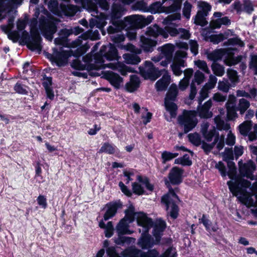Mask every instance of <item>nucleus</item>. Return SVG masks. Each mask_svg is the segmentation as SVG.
<instances>
[{
	"instance_id": "nucleus-44",
	"label": "nucleus",
	"mask_w": 257,
	"mask_h": 257,
	"mask_svg": "<svg viewBox=\"0 0 257 257\" xmlns=\"http://www.w3.org/2000/svg\"><path fill=\"white\" fill-rule=\"evenodd\" d=\"M221 25H225V17L211 20L209 24V27L211 30H214L220 28Z\"/></svg>"
},
{
	"instance_id": "nucleus-10",
	"label": "nucleus",
	"mask_w": 257,
	"mask_h": 257,
	"mask_svg": "<svg viewBox=\"0 0 257 257\" xmlns=\"http://www.w3.org/2000/svg\"><path fill=\"white\" fill-rule=\"evenodd\" d=\"M144 66L146 68H147V70L144 71L143 67H140V71L142 73L144 72L147 77L152 81L157 79L162 75V71L165 70V69L160 70L158 68L155 67L152 62L149 61H145Z\"/></svg>"
},
{
	"instance_id": "nucleus-20",
	"label": "nucleus",
	"mask_w": 257,
	"mask_h": 257,
	"mask_svg": "<svg viewBox=\"0 0 257 257\" xmlns=\"http://www.w3.org/2000/svg\"><path fill=\"white\" fill-rule=\"evenodd\" d=\"M212 105V100L209 99L201 106L199 105L197 108L198 115L202 118H209L212 116V112L209 110Z\"/></svg>"
},
{
	"instance_id": "nucleus-61",
	"label": "nucleus",
	"mask_w": 257,
	"mask_h": 257,
	"mask_svg": "<svg viewBox=\"0 0 257 257\" xmlns=\"http://www.w3.org/2000/svg\"><path fill=\"white\" fill-rule=\"evenodd\" d=\"M106 253L109 257H121V253L117 252L115 246H109L106 249Z\"/></svg>"
},
{
	"instance_id": "nucleus-57",
	"label": "nucleus",
	"mask_w": 257,
	"mask_h": 257,
	"mask_svg": "<svg viewBox=\"0 0 257 257\" xmlns=\"http://www.w3.org/2000/svg\"><path fill=\"white\" fill-rule=\"evenodd\" d=\"M42 78V85L44 87V88H50L52 87V77L50 76H47L45 74H44Z\"/></svg>"
},
{
	"instance_id": "nucleus-17",
	"label": "nucleus",
	"mask_w": 257,
	"mask_h": 257,
	"mask_svg": "<svg viewBox=\"0 0 257 257\" xmlns=\"http://www.w3.org/2000/svg\"><path fill=\"white\" fill-rule=\"evenodd\" d=\"M227 117L228 120H233L237 117L236 107V97L233 95H230L226 103Z\"/></svg>"
},
{
	"instance_id": "nucleus-38",
	"label": "nucleus",
	"mask_w": 257,
	"mask_h": 257,
	"mask_svg": "<svg viewBox=\"0 0 257 257\" xmlns=\"http://www.w3.org/2000/svg\"><path fill=\"white\" fill-rule=\"evenodd\" d=\"M61 8L64 14L67 16H73L77 11V6L73 5H63Z\"/></svg>"
},
{
	"instance_id": "nucleus-3",
	"label": "nucleus",
	"mask_w": 257,
	"mask_h": 257,
	"mask_svg": "<svg viewBox=\"0 0 257 257\" xmlns=\"http://www.w3.org/2000/svg\"><path fill=\"white\" fill-rule=\"evenodd\" d=\"M31 34L24 30L22 33L21 40L31 51H41L42 49L41 43L42 38L37 30H31Z\"/></svg>"
},
{
	"instance_id": "nucleus-23",
	"label": "nucleus",
	"mask_w": 257,
	"mask_h": 257,
	"mask_svg": "<svg viewBox=\"0 0 257 257\" xmlns=\"http://www.w3.org/2000/svg\"><path fill=\"white\" fill-rule=\"evenodd\" d=\"M166 72V73L155 84V87L157 91H162L166 90L170 83L171 77L167 73V72Z\"/></svg>"
},
{
	"instance_id": "nucleus-11",
	"label": "nucleus",
	"mask_w": 257,
	"mask_h": 257,
	"mask_svg": "<svg viewBox=\"0 0 257 257\" xmlns=\"http://www.w3.org/2000/svg\"><path fill=\"white\" fill-rule=\"evenodd\" d=\"M118 23H121V29L136 30L142 28L140 16H127L124 18L123 22H118Z\"/></svg>"
},
{
	"instance_id": "nucleus-25",
	"label": "nucleus",
	"mask_w": 257,
	"mask_h": 257,
	"mask_svg": "<svg viewBox=\"0 0 257 257\" xmlns=\"http://www.w3.org/2000/svg\"><path fill=\"white\" fill-rule=\"evenodd\" d=\"M130 222L124 219H121L117 224L115 230L117 234H131L132 233L130 230Z\"/></svg>"
},
{
	"instance_id": "nucleus-40",
	"label": "nucleus",
	"mask_w": 257,
	"mask_h": 257,
	"mask_svg": "<svg viewBox=\"0 0 257 257\" xmlns=\"http://www.w3.org/2000/svg\"><path fill=\"white\" fill-rule=\"evenodd\" d=\"M137 180L139 182L145 185L146 189L150 192H153L154 189V185L150 182V179L146 176L143 177L141 175L137 176Z\"/></svg>"
},
{
	"instance_id": "nucleus-16",
	"label": "nucleus",
	"mask_w": 257,
	"mask_h": 257,
	"mask_svg": "<svg viewBox=\"0 0 257 257\" xmlns=\"http://www.w3.org/2000/svg\"><path fill=\"white\" fill-rule=\"evenodd\" d=\"M255 164L251 160L239 165V173L242 176L250 179H253V172L255 170Z\"/></svg>"
},
{
	"instance_id": "nucleus-63",
	"label": "nucleus",
	"mask_w": 257,
	"mask_h": 257,
	"mask_svg": "<svg viewBox=\"0 0 257 257\" xmlns=\"http://www.w3.org/2000/svg\"><path fill=\"white\" fill-rule=\"evenodd\" d=\"M159 253L156 249H149L147 252L142 251V257H159Z\"/></svg>"
},
{
	"instance_id": "nucleus-2",
	"label": "nucleus",
	"mask_w": 257,
	"mask_h": 257,
	"mask_svg": "<svg viewBox=\"0 0 257 257\" xmlns=\"http://www.w3.org/2000/svg\"><path fill=\"white\" fill-rule=\"evenodd\" d=\"M167 186L168 192L161 197V202L165 205L166 211L171 217L175 219L179 215V208L177 204L181 202V200L174 189L170 186Z\"/></svg>"
},
{
	"instance_id": "nucleus-18",
	"label": "nucleus",
	"mask_w": 257,
	"mask_h": 257,
	"mask_svg": "<svg viewBox=\"0 0 257 257\" xmlns=\"http://www.w3.org/2000/svg\"><path fill=\"white\" fill-rule=\"evenodd\" d=\"M24 0H0L1 12L7 11L9 14L21 6Z\"/></svg>"
},
{
	"instance_id": "nucleus-21",
	"label": "nucleus",
	"mask_w": 257,
	"mask_h": 257,
	"mask_svg": "<svg viewBox=\"0 0 257 257\" xmlns=\"http://www.w3.org/2000/svg\"><path fill=\"white\" fill-rule=\"evenodd\" d=\"M105 78L107 80L110 84L116 89L120 87L121 83L123 82V78L117 73L112 71L108 72L105 75Z\"/></svg>"
},
{
	"instance_id": "nucleus-33",
	"label": "nucleus",
	"mask_w": 257,
	"mask_h": 257,
	"mask_svg": "<svg viewBox=\"0 0 257 257\" xmlns=\"http://www.w3.org/2000/svg\"><path fill=\"white\" fill-rule=\"evenodd\" d=\"M207 15L206 14H204L202 12L198 11L194 18V23L197 25L202 27L206 26L208 24V22L205 19V17Z\"/></svg>"
},
{
	"instance_id": "nucleus-29",
	"label": "nucleus",
	"mask_w": 257,
	"mask_h": 257,
	"mask_svg": "<svg viewBox=\"0 0 257 257\" xmlns=\"http://www.w3.org/2000/svg\"><path fill=\"white\" fill-rule=\"evenodd\" d=\"M224 55L225 48H221L216 49L213 52L208 53L207 54V58L208 59L213 61L214 63L218 60H221Z\"/></svg>"
},
{
	"instance_id": "nucleus-55",
	"label": "nucleus",
	"mask_w": 257,
	"mask_h": 257,
	"mask_svg": "<svg viewBox=\"0 0 257 257\" xmlns=\"http://www.w3.org/2000/svg\"><path fill=\"white\" fill-rule=\"evenodd\" d=\"M217 78L212 75H210L209 81L203 86V89L207 90L213 88L216 83Z\"/></svg>"
},
{
	"instance_id": "nucleus-41",
	"label": "nucleus",
	"mask_w": 257,
	"mask_h": 257,
	"mask_svg": "<svg viewBox=\"0 0 257 257\" xmlns=\"http://www.w3.org/2000/svg\"><path fill=\"white\" fill-rule=\"evenodd\" d=\"M189 142L195 146H199L202 143L200 136L198 133L195 132L194 133L189 134L188 135Z\"/></svg>"
},
{
	"instance_id": "nucleus-31",
	"label": "nucleus",
	"mask_w": 257,
	"mask_h": 257,
	"mask_svg": "<svg viewBox=\"0 0 257 257\" xmlns=\"http://www.w3.org/2000/svg\"><path fill=\"white\" fill-rule=\"evenodd\" d=\"M142 47L144 50L147 52H152L154 50V48L157 44L156 40L150 38H144L142 40Z\"/></svg>"
},
{
	"instance_id": "nucleus-34",
	"label": "nucleus",
	"mask_w": 257,
	"mask_h": 257,
	"mask_svg": "<svg viewBox=\"0 0 257 257\" xmlns=\"http://www.w3.org/2000/svg\"><path fill=\"white\" fill-rule=\"evenodd\" d=\"M174 47L173 44H166L162 46L161 48V53L165 56V58L168 59H172Z\"/></svg>"
},
{
	"instance_id": "nucleus-64",
	"label": "nucleus",
	"mask_w": 257,
	"mask_h": 257,
	"mask_svg": "<svg viewBox=\"0 0 257 257\" xmlns=\"http://www.w3.org/2000/svg\"><path fill=\"white\" fill-rule=\"evenodd\" d=\"M8 38L13 42H17L20 38V35L18 31H11L8 34Z\"/></svg>"
},
{
	"instance_id": "nucleus-35",
	"label": "nucleus",
	"mask_w": 257,
	"mask_h": 257,
	"mask_svg": "<svg viewBox=\"0 0 257 257\" xmlns=\"http://www.w3.org/2000/svg\"><path fill=\"white\" fill-rule=\"evenodd\" d=\"M123 57L126 64L137 65L141 62L140 57L136 54H124Z\"/></svg>"
},
{
	"instance_id": "nucleus-14",
	"label": "nucleus",
	"mask_w": 257,
	"mask_h": 257,
	"mask_svg": "<svg viewBox=\"0 0 257 257\" xmlns=\"http://www.w3.org/2000/svg\"><path fill=\"white\" fill-rule=\"evenodd\" d=\"M107 47L103 46L100 52L108 61L118 60L120 57L118 56V51L114 44L109 43L108 49L106 51Z\"/></svg>"
},
{
	"instance_id": "nucleus-28",
	"label": "nucleus",
	"mask_w": 257,
	"mask_h": 257,
	"mask_svg": "<svg viewBox=\"0 0 257 257\" xmlns=\"http://www.w3.org/2000/svg\"><path fill=\"white\" fill-rule=\"evenodd\" d=\"M140 79L137 76H133L131 78V81L125 84V88L126 91L133 92L140 87Z\"/></svg>"
},
{
	"instance_id": "nucleus-47",
	"label": "nucleus",
	"mask_w": 257,
	"mask_h": 257,
	"mask_svg": "<svg viewBox=\"0 0 257 257\" xmlns=\"http://www.w3.org/2000/svg\"><path fill=\"white\" fill-rule=\"evenodd\" d=\"M181 6V5L173 3L170 6H164V10L162 11L163 13H165L166 14L175 13L180 10Z\"/></svg>"
},
{
	"instance_id": "nucleus-37",
	"label": "nucleus",
	"mask_w": 257,
	"mask_h": 257,
	"mask_svg": "<svg viewBox=\"0 0 257 257\" xmlns=\"http://www.w3.org/2000/svg\"><path fill=\"white\" fill-rule=\"evenodd\" d=\"M116 149V147L114 145L106 142L102 145L98 153H104L107 154L112 155L114 154Z\"/></svg>"
},
{
	"instance_id": "nucleus-7",
	"label": "nucleus",
	"mask_w": 257,
	"mask_h": 257,
	"mask_svg": "<svg viewBox=\"0 0 257 257\" xmlns=\"http://www.w3.org/2000/svg\"><path fill=\"white\" fill-rule=\"evenodd\" d=\"M150 230H143L140 237L138 240V245L142 249H149L155 245L160 244L156 239L149 234Z\"/></svg>"
},
{
	"instance_id": "nucleus-24",
	"label": "nucleus",
	"mask_w": 257,
	"mask_h": 257,
	"mask_svg": "<svg viewBox=\"0 0 257 257\" xmlns=\"http://www.w3.org/2000/svg\"><path fill=\"white\" fill-rule=\"evenodd\" d=\"M208 124H206L202 130V135L207 142H211L212 140L213 137L216 136L214 141L213 143V144H215L218 141L219 139V134L214 128L210 130L209 131H208Z\"/></svg>"
},
{
	"instance_id": "nucleus-46",
	"label": "nucleus",
	"mask_w": 257,
	"mask_h": 257,
	"mask_svg": "<svg viewBox=\"0 0 257 257\" xmlns=\"http://www.w3.org/2000/svg\"><path fill=\"white\" fill-rule=\"evenodd\" d=\"M133 192L138 196L145 194V191L144 187L139 183L136 182L132 183Z\"/></svg>"
},
{
	"instance_id": "nucleus-4",
	"label": "nucleus",
	"mask_w": 257,
	"mask_h": 257,
	"mask_svg": "<svg viewBox=\"0 0 257 257\" xmlns=\"http://www.w3.org/2000/svg\"><path fill=\"white\" fill-rule=\"evenodd\" d=\"M178 91L177 87L171 85L166 93L164 98L165 109L170 113L172 118L176 117L177 114L178 106L174 102L177 100Z\"/></svg>"
},
{
	"instance_id": "nucleus-56",
	"label": "nucleus",
	"mask_w": 257,
	"mask_h": 257,
	"mask_svg": "<svg viewBox=\"0 0 257 257\" xmlns=\"http://www.w3.org/2000/svg\"><path fill=\"white\" fill-rule=\"evenodd\" d=\"M204 74L199 70H197L194 74V83L196 82L198 85L201 84L204 80Z\"/></svg>"
},
{
	"instance_id": "nucleus-19",
	"label": "nucleus",
	"mask_w": 257,
	"mask_h": 257,
	"mask_svg": "<svg viewBox=\"0 0 257 257\" xmlns=\"http://www.w3.org/2000/svg\"><path fill=\"white\" fill-rule=\"evenodd\" d=\"M152 227H153L152 232L153 235L156 239V242L160 243L161 237H162L163 232L166 228V223L164 220L160 219L155 223H154V225Z\"/></svg>"
},
{
	"instance_id": "nucleus-8",
	"label": "nucleus",
	"mask_w": 257,
	"mask_h": 257,
	"mask_svg": "<svg viewBox=\"0 0 257 257\" xmlns=\"http://www.w3.org/2000/svg\"><path fill=\"white\" fill-rule=\"evenodd\" d=\"M69 50H64L62 47L59 51L57 48L53 49V55L51 58L52 62H55L59 67L66 65L68 59L71 57Z\"/></svg>"
},
{
	"instance_id": "nucleus-54",
	"label": "nucleus",
	"mask_w": 257,
	"mask_h": 257,
	"mask_svg": "<svg viewBox=\"0 0 257 257\" xmlns=\"http://www.w3.org/2000/svg\"><path fill=\"white\" fill-rule=\"evenodd\" d=\"M228 45H238L240 47L244 46L243 42L237 37L230 38L226 42V46Z\"/></svg>"
},
{
	"instance_id": "nucleus-6",
	"label": "nucleus",
	"mask_w": 257,
	"mask_h": 257,
	"mask_svg": "<svg viewBox=\"0 0 257 257\" xmlns=\"http://www.w3.org/2000/svg\"><path fill=\"white\" fill-rule=\"evenodd\" d=\"M39 29L46 38L52 39L53 35L57 31V27L53 20L42 16L39 19Z\"/></svg>"
},
{
	"instance_id": "nucleus-22",
	"label": "nucleus",
	"mask_w": 257,
	"mask_h": 257,
	"mask_svg": "<svg viewBox=\"0 0 257 257\" xmlns=\"http://www.w3.org/2000/svg\"><path fill=\"white\" fill-rule=\"evenodd\" d=\"M236 50V49H231L229 47L226 48V55H227V56L226 57V65H234L241 61V56H238L237 57L233 56L234 53L232 51Z\"/></svg>"
},
{
	"instance_id": "nucleus-45",
	"label": "nucleus",
	"mask_w": 257,
	"mask_h": 257,
	"mask_svg": "<svg viewBox=\"0 0 257 257\" xmlns=\"http://www.w3.org/2000/svg\"><path fill=\"white\" fill-rule=\"evenodd\" d=\"M250 106L249 102L244 98L239 99L238 110L241 114H243Z\"/></svg>"
},
{
	"instance_id": "nucleus-36",
	"label": "nucleus",
	"mask_w": 257,
	"mask_h": 257,
	"mask_svg": "<svg viewBox=\"0 0 257 257\" xmlns=\"http://www.w3.org/2000/svg\"><path fill=\"white\" fill-rule=\"evenodd\" d=\"M124 213L125 216L122 219H124L131 223L134 221L135 218H137V212H135V208L132 205L125 210Z\"/></svg>"
},
{
	"instance_id": "nucleus-27",
	"label": "nucleus",
	"mask_w": 257,
	"mask_h": 257,
	"mask_svg": "<svg viewBox=\"0 0 257 257\" xmlns=\"http://www.w3.org/2000/svg\"><path fill=\"white\" fill-rule=\"evenodd\" d=\"M124 234H117V237H115L113 238L115 243L118 245L125 246L129 245L132 243L134 242L135 238L124 236Z\"/></svg>"
},
{
	"instance_id": "nucleus-9",
	"label": "nucleus",
	"mask_w": 257,
	"mask_h": 257,
	"mask_svg": "<svg viewBox=\"0 0 257 257\" xmlns=\"http://www.w3.org/2000/svg\"><path fill=\"white\" fill-rule=\"evenodd\" d=\"M184 172L182 168L178 167L175 166L172 168L168 175L169 181L166 180L165 184L166 185L169 183L173 185L180 184L183 182Z\"/></svg>"
},
{
	"instance_id": "nucleus-58",
	"label": "nucleus",
	"mask_w": 257,
	"mask_h": 257,
	"mask_svg": "<svg viewBox=\"0 0 257 257\" xmlns=\"http://www.w3.org/2000/svg\"><path fill=\"white\" fill-rule=\"evenodd\" d=\"M105 236L107 238L111 237L113 234L114 227L112 221L107 222V226L104 228Z\"/></svg>"
},
{
	"instance_id": "nucleus-62",
	"label": "nucleus",
	"mask_w": 257,
	"mask_h": 257,
	"mask_svg": "<svg viewBox=\"0 0 257 257\" xmlns=\"http://www.w3.org/2000/svg\"><path fill=\"white\" fill-rule=\"evenodd\" d=\"M118 186L119 187L121 192L126 196L131 197L133 195V192L128 188V187L125 185L121 181L118 183Z\"/></svg>"
},
{
	"instance_id": "nucleus-59",
	"label": "nucleus",
	"mask_w": 257,
	"mask_h": 257,
	"mask_svg": "<svg viewBox=\"0 0 257 257\" xmlns=\"http://www.w3.org/2000/svg\"><path fill=\"white\" fill-rule=\"evenodd\" d=\"M249 67L257 75V55L251 56V60L249 64Z\"/></svg>"
},
{
	"instance_id": "nucleus-32",
	"label": "nucleus",
	"mask_w": 257,
	"mask_h": 257,
	"mask_svg": "<svg viewBox=\"0 0 257 257\" xmlns=\"http://www.w3.org/2000/svg\"><path fill=\"white\" fill-rule=\"evenodd\" d=\"M13 88L16 93L21 95H28V89H29V87L23 84L20 80L17 82Z\"/></svg>"
},
{
	"instance_id": "nucleus-26",
	"label": "nucleus",
	"mask_w": 257,
	"mask_h": 257,
	"mask_svg": "<svg viewBox=\"0 0 257 257\" xmlns=\"http://www.w3.org/2000/svg\"><path fill=\"white\" fill-rule=\"evenodd\" d=\"M121 254V257H142V250L131 245L122 251Z\"/></svg>"
},
{
	"instance_id": "nucleus-43",
	"label": "nucleus",
	"mask_w": 257,
	"mask_h": 257,
	"mask_svg": "<svg viewBox=\"0 0 257 257\" xmlns=\"http://www.w3.org/2000/svg\"><path fill=\"white\" fill-rule=\"evenodd\" d=\"M251 121L246 120L239 125V129L240 134L244 136H247L248 133L251 129Z\"/></svg>"
},
{
	"instance_id": "nucleus-50",
	"label": "nucleus",
	"mask_w": 257,
	"mask_h": 257,
	"mask_svg": "<svg viewBox=\"0 0 257 257\" xmlns=\"http://www.w3.org/2000/svg\"><path fill=\"white\" fill-rule=\"evenodd\" d=\"M192 6L188 1L185 2L183 9V15L187 19H190Z\"/></svg>"
},
{
	"instance_id": "nucleus-30",
	"label": "nucleus",
	"mask_w": 257,
	"mask_h": 257,
	"mask_svg": "<svg viewBox=\"0 0 257 257\" xmlns=\"http://www.w3.org/2000/svg\"><path fill=\"white\" fill-rule=\"evenodd\" d=\"M199 223H202L205 229L208 232L217 231L216 227L213 225L212 222L208 218L206 214H203L202 217L199 219Z\"/></svg>"
},
{
	"instance_id": "nucleus-60",
	"label": "nucleus",
	"mask_w": 257,
	"mask_h": 257,
	"mask_svg": "<svg viewBox=\"0 0 257 257\" xmlns=\"http://www.w3.org/2000/svg\"><path fill=\"white\" fill-rule=\"evenodd\" d=\"M71 66L73 69L77 70H84L85 69V65L77 59L73 60Z\"/></svg>"
},
{
	"instance_id": "nucleus-13",
	"label": "nucleus",
	"mask_w": 257,
	"mask_h": 257,
	"mask_svg": "<svg viewBox=\"0 0 257 257\" xmlns=\"http://www.w3.org/2000/svg\"><path fill=\"white\" fill-rule=\"evenodd\" d=\"M122 204L120 200L110 201L105 204L107 208L106 212L103 215V219L105 221L113 217L116 214L118 209L121 208Z\"/></svg>"
},
{
	"instance_id": "nucleus-12",
	"label": "nucleus",
	"mask_w": 257,
	"mask_h": 257,
	"mask_svg": "<svg viewBox=\"0 0 257 257\" xmlns=\"http://www.w3.org/2000/svg\"><path fill=\"white\" fill-rule=\"evenodd\" d=\"M124 9L123 6L119 4L113 3L111 7V12L110 14L111 21L112 24L116 27L120 28L121 23H118V22H122L118 20L122 15Z\"/></svg>"
},
{
	"instance_id": "nucleus-39",
	"label": "nucleus",
	"mask_w": 257,
	"mask_h": 257,
	"mask_svg": "<svg viewBox=\"0 0 257 257\" xmlns=\"http://www.w3.org/2000/svg\"><path fill=\"white\" fill-rule=\"evenodd\" d=\"M164 7L160 2H156L150 5L148 7L147 12H150L151 14H155L158 13H163Z\"/></svg>"
},
{
	"instance_id": "nucleus-1",
	"label": "nucleus",
	"mask_w": 257,
	"mask_h": 257,
	"mask_svg": "<svg viewBox=\"0 0 257 257\" xmlns=\"http://www.w3.org/2000/svg\"><path fill=\"white\" fill-rule=\"evenodd\" d=\"M227 166L229 168L227 175L232 179L227 182L230 191L245 205L248 206H254L255 203L252 195L246 191V189L250 187V182L241 177L236 176V169L233 162H228Z\"/></svg>"
},
{
	"instance_id": "nucleus-5",
	"label": "nucleus",
	"mask_w": 257,
	"mask_h": 257,
	"mask_svg": "<svg viewBox=\"0 0 257 257\" xmlns=\"http://www.w3.org/2000/svg\"><path fill=\"white\" fill-rule=\"evenodd\" d=\"M196 112L194 110L183 111L182 115H179L178 122L183 127L184 133L191 131L197 125L198 120L196 118Z\"/></svg>"
},
{
	"instance_id": "nucleus-48",
	"label": "nucleus",
	"mask_w": 257,
	"mask_h": 257,
	"mask_svg": "<svg viewBox=\"0 0 257 257\" xmlns=\"http://www.w3.org/2000/svg\"><path fill=\"white\" fill-rule=\"evenodd\" d=\"M227 72L229 80L232 83V85L234 86L238 81L237 72L234 70L229 69Z\"/></svg>"
},
{
	"instance_id": "nucleus-52",
	"label": "nucleus",
	"mask_w": 257,
	"mask_h": 257,
	"mask_svg": "<svg viewBox=\"0 0 257 257\" xmlns=\"http://www.w3.org/2000/svg\"><path fill=\"white\" fill-rule=\"evenodd\" d=\"M213 73L217 76H222L224 72V67L217 63H213L211 65Z\"/></svg>"
},
{
	"instance_id": "nucleus-49",
	"label": "nucleus",
	"mask_w": 257,
	"mask_h": 257,
	"mask_svg": "<svg viewBox=\"0 0 257 257\" xmlns=\"http://www.w3.org/2000/svg\"><path fill=\"white\" fill-rule=\"evenodd\" d=\"M87 51V48H85V47H79L74 51L73 50H69L71 56H73L75 58H78L80 56H82L84 54H85Z\"/></svg>"
},
{
	"instance_id": "nucleus-15",
	"label": "nucleus",
	"mask_w": 257,
	"mask_h": 257,
	"mask_svg": "<svg viewBox=\"0 0 257 257\" xmlns=\"http://www.w3.org/2000/svg\"><path fill=\"white\" fill-rule=\"evenodd\" d=\"M137 224L143 227V230H150L154 225L153 219L149 217L144 212H137Z\"/></svg>"
},
{
	"instance_id": "nucleus-51",
	"label": "nucleus",
	"mask_w": 257,
	"mask_h": 257,
	"mask_svg": "<svg viewBox=\"0 0 257 257\" xmlns=\"http://www.w3.org/2000/svg\"><path fill=\"white\" fill-rule=\"evenodd\" d=\"M209 39L211 42L214 44H217L225 39V34H212L209 36Z\"/></svg>"
},
{
	"instance_id": "nucleus-53",
	"label": "nucleus",
	"mask_w": 257,
	"mask_h": 257,
	"mask_svg": "<svg viewBox=\"0 0 257 257\" xmlns=\"http://www.w3.org/2000/svg\"><path fill=\"white\" fill-rule=\"evenodd\" d=\"M195 64L201 70L207 74H209L210 71L207 67L206 62L203 60H198L195 61Z\"/></svg>"
},
{
	"instance_id": "nucleus-42",
	"label": "nucleus",
	"mask_w": 257,
	"mask_h": 257,
	"mask_svg": "<svg viewBox=\"0 0 257 257\" xmlns=\"http://www.w3.org/2000/svg\"><path fill=\"white\" fill-rule=\"evenodd\" d=\"M160 27L157 24L147 28L146 34L150 37L157 38L159 36V32Z\"/></svg>"
}]
</instances>
